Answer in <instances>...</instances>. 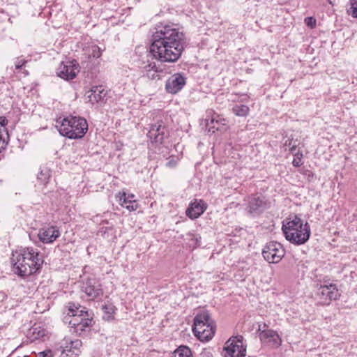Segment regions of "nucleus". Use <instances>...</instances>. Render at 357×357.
I'll return each mask as SVG.
<instances>
[{
	"label": "nucleus",
	"instance_id": "nucleus-37",
	"mask_svg": "<svg viewBox=\"0 0 357 357\" xmlns=\"http://www.w3.org/2000/svg\"><path fill=\"white\" fill-rule=\"evenodd\" d=\"M69 317L70 318V319L68 321V324L71 328H72V323L73 322L75 321L76 324H79L80 319L82 318V317H76V316H71Z\"/></svg>",
	"mask_w": 357,
	"mask_h": 357
},
{
	"label": "nucleus",
	"instance_id": "nucleus-13",
	"mask_svg": "<svg viewBox=\"0 0 357 357\" xmlns=\"http://www.w3.org/2000/svg\"><path fill=\"white\" fill-rule=\"evenodd\" d=\"M186 84V78L181 73H174L171 75L165 83V90L167 93L176 94L179 92Z\"/></svg>",
	"mask_w": 357,
	"mask_h": 357
},
{
	"label": "nucleus",
	"instance_id": "nucleus-36",
	"mask_svg": "<svg viewBox=\"0 0 357 357\" xmlns=\"http://www.w3.org/2000/svg\"><path fill=\"white\" fill-rule=\"evenodd\" d=\"M177 164V160L174 158L172 157L169 158L168 162L166 163V166L169 168L174 167Z\"/></svg>",
	"mask_w": 357,
	"mask_h": 357
},
{
	"label": "nucleus",
	"instance_id": "nucleus-23",
	"mask_svg": "<svg viewBox=\"0 0 357 357\" xmlns=\"http://www.w3.org/2000/svg\"><path fill=\"white\" fill-rule=\"evenodd\" d=\"M82 345V342L79 340H75L73 341H70V346H66L67 351L69 353H71L72 355L74 356L72 357H77L81 352L80 347Z\"/></svg>",
	"mask_w": 357,
	"mask_h": 357
},
{
	"label": "nucleus",
	"instance_id": "nucleus-4",
	"mask_svg": "<svg viewBox=\"0 0 357 357\" xmlns=\"http://www.w3.org/2000/svg\"><path fill=\"white\" fill-rule=\"evenodd\" d=\"M59 133L69 139H82L88 130V123L84 118L68 116L56 121Z\"/></svg>",
	"mask_w": 357,
	"mask_h": 357
},
{
	"label": "nucleus",
	"instance_id": "nucleus-31",
	"mask_svg": "<svg viewBox=\"0 0 357 357\" xmlns=\"http://www.w3.org/2000/svg\"><path fill=\"white\" fill-rule=\"evenodd\" d=\"M27 61L22 57H17L15 61V67L16 70L22 69L26 65Z\"/></svg>",
	"mask_w": 357,
	"mask_h": 357
},
{
	"label": "nucleus",
	"instance_id": "nucleus-22",
	"mask_svg": "<svg viewBox=\"0 0 357 357\" xmlns=\"http://www.w3.org/2000/svg\"><path fill=\"white\" fill-rule=\"evenodd\" d=\"M52 176V171L50 167L46 165L40 167V172L37 175V178L43 184L48 183L49 179Z\"/></svg>",
	"mask_w": 357,
	"mask_h": 357
},
{
	"label": "nucleus",
	"instance_id": "nucleus-35",
	"mask_svg": "<svg viewBox=\"0 0 357 357\" xmlns=\"http://www.w3.org/2000/svg\"><path fill=\"white\" fill-rule=\"evenodd\" d=\"M305 24L312 28L316 24V20L313 17H307L305 19Z\"/></svg>",
	"mask_w": 357,
	"mask_h": 357
},
{
	"label": "nucleus",
	"instance_id": "nucleus-34",
	"mask_svg": "<svg viewBox=\"0 0 357 357\" xmlns=\"http://www.w3.org/2000/svg\"><path fill=\"white\" fill-rule=\"evenodd\" d=\"M8 123V120L6 117L1 116L0 117V126H1V132L3 134V132H6V135H8V132H6L5 126Z\"/></svg>",
	"mask_w": 357,
	"mask_h": 357
},
{
	"label": "nucleus",
	"instance_id": "nucleus-39",
	"mask_svg": "<svg viewBox=\"0 0 357 357\" xmlns=\"http://www.w3.org/2000/svg\"><path fill=\"white\" fill-rule=\"evenodd\" d=\"M23 73H24L25 75H29V72H28L27 70H24L23 71Z\"/></svg>",
	"mask_w": 357,
	"mask_h": 357
},
{
	"label": "nucleus",
	"instance_id": "nucleus-27",
	"mask_svg": "<svg viewBox=\"0 0 357 357\" xmlns=\"http://www.w3.org/2000/svg\"><path fill=\"white\" fill-rule=\"evenodd\" d=\"M347 13L354 18H357V0L349 1V8Z\"/></svg>",
	"mask_w": 357,
	"mask_h": 357
},
{
	"label": "nucleus",
	"instance_id": "nucleus-21",
	"mask_svg": "<svg viewBox=\"0 0 357 357\" xmlns=\"http://www.w3.org/2000/svg\"><path fill=\"white\" fill-rule=\"evenodd\" d=\"M46 335V331L41 328L40 326L34 325L29 330V338L31 341L37 340H44V337Z\"/></svg>",
	"mask_w": 357,
	"mask_h": 357
},
{
	"label": "nucleus",
	"instance_id": "nucleus-18",
	"mask_svg": "<svg viewBox=\"0 0 357 357\" xmlns=\"http://www.w3.org/2000/svg\"><path fill=\"white\" fill-rule=\"evenodd\" d=\"M107 92L102 86H93L86 93L89 101L94 105L103 100Z\"/></svg>",
	"mask_w": 357,
	"mask_h": 357
},
{
	"label": "nucleus",
	"instance_id": "nucleus-3",
	"mask_svg": "<svg viewBox=\"0 0 357 357\" xmlns=\"http://www.w3.org/2000/svg\"><path fill=\"white\" fill-rule=\"evenodd\" d=\"M282 230L287 241L300 245L305 244L310 236V227L307 222L295 215L293 219H286L282 222Z\"/></svg>",
	"mask_w": 357,
	"mask_h": 357
},
{
	"label": "nucleus",
	"instance_id": "nucleus-25",
	"mask_svg": "<svg viewBox=\"0 0 357 357\" xmlns=\"http://www.w3.org/2000/svg\"><path fill=\"white\" fill-rule=\"evenodd\" d=\"M250 109L245 105H236L232 108L233 113L238 116H246L249 114Z\"/></svg>",
	"mask_w": 357,
	"mask_h": 357
},
{
	"label": "nucleus",
	"instance_id": "nucleus-10",
	"mask_svg": "<svg viewBox=\"0 0 357 357\" xmlns=\"http://www.w3.org/2000/svg\"><path fill=\"white\" fill-rule=\"evenodd\" d=\"M270 203L262 196H252L249 198L248 212L252 216H257L268 208Z\"/></svg>",
	"mask_w": 357,
	"mask_h": 357
},
{
	"label": "nucleus",
	"instance_id": "nucleus-11",
	"mask_svg": "<svg viewBox=\"0 0 357 357\" xmlns=\"http://www.w3.org/2000/svg\"><path fill=\"white\" fill-rule=\"evenodd\" d=\"M82 291L84 292L91 300L98 298L103 294L101 284L93 278H89L83 282Z\"/></svg>",
	"mask_w": 357,
	"mask_h": 357
},
{
	"label": "nucleus",
	"instance_id": "nucleus-33",
	"mask_svg": "<svg viewBox=\"0 0 357 357\" xmlns=\"http://www.w3.org/2000/svg\"><path fill=\"white\" fill-rule=\"evenodd\" d=\"M77 311L78 314L75 315L76 317L89 318V314L88 311L86 310V307H81V308H79Z\"/></svg>",
	"mask_w": 357,
	"mask_h": 357
},
{
	"label": "nucleus",
	"instance_id": "nucleus-17",
	"mask_svg": "<svg viewBox=\"0 0 357 357\" xmlns=\"http://www.w3.org/2000/svg\"><path fill=\"white\" fill-rule=\"evenodd\" d=\"M143 77L151 80H159L161 79V73L163 69L155 62H151L143 68Z\"/></svg>",
	"mask_w": 357,
	"mask_h": 357
},
{
	"label": "nucleus",
	"instance_id": "nucleus-16",
	"mask_svg": "<svg viewBox=\"0 0 357 357\" xmlns=\"http://www.w3.org/2000/svg\"><path fill=\"white\" fill-rule=\"evenodd\" d=\"M259 338L264 342L270 343L273 348H278L282 344V339L278 333L271 329L261 331Z\"/></svg>",
	"mask_w": 357,
	"mask_h": 357
},
{
	"label": "nucleus",
	"instance_id": "nucleus-20",
	"mask_svg": "<svg viewBox=\"0 0 357 357\" xmlns=\"http://www.w3.org/2000/svg\"><path fill=\"white\" fill-rule=\"evenodd\" d=\"M92 319L90 318L82 317L80 319L79 324H76L75 321L72 323V329L70 331L77 335H80L86 328L91 326Z\"/></svg>",
	"mask_w": 357,
	"mask_h": 357
},
{
	"label": "nucleus",
	"instance_id": "nucleus-30",
	"mask_svg": "<svg viewBox=\"0 0 357 357\" xmlns=\"http://www.w3.org/2000/svg\"><path fill=\"white\" fill-rule=\"evenodd\" d=\"M298 145V141L294 139H288L284 142V146H288L290 149V151L293 153V151L296 149Z\"/></svg>",
	"mask_w": 357,
	"mask_h": 357
},
{
	"label": "nucleus",
	"instance_id": "nucleus-1",
	"mask_svg": "<svg viewBox=\"0 0 357 357\" xmlns=\"http://www.w3.org/2000/svg\"><path fill=\"white\" fill-rule=\"evenodd\" d=\"M152 35L150 52L161 63H174L181 56L185 47L184 33L168 24L158 25Z\"/></svg>",
	"mask_w": 357,
	"mask_h": 357
},
{
	"label": "nucleus",
	"instance_id": "nucleus-32",
	"mask_svg": "<svg viewBox=\"0 0 357 357\" xmlns=\"http://www.w3.org/2000/svg\"><path fill=\"white\" fill-rule=\"evenodd\" d=\"M303 156V154L302 153H296L294 154V160L292 161V164L294 167H300L301 165H302V162H301V158Z\"/></svg>",
	"mask_w": 357,
	"mask_h": 357
},
{
	"label": "nucleus",
	"instance_id": "nucleus-38",
	"mask_svg": "<svg viewBox=\"0 0 357 357\" xmlns=\"http://www.w3.org/2000/svg\"><path fill=\"white\" fill-rule=\"evenodd\" d=\"M37 357H52V354L50 351H42L38 353Z\"/></svg>",
	"mask_w": 357,
	"mask_h": 357
},
{
	"label": "nucleus",
	"instance_id": "nucleus-41",
	"mask_svg": "<svg viewBox=\"0 0 357 357\" xmlns=\"http://www.w3.org/2000/svg\"><path fill=\"white\" fill-rule=\"evenodd\" d=\"M6 297V295L3 294V298H4Z\"/></svg>",
	"mask_w": 357,
	"mask_h": 357
},
{
	"label": "nucleus",
	"instance_id": "nucleus-8",
	"mask_svg": "<svg viewBox=\"0 0 357 357\" xmlns=\"http://www.w3.org/2000/svg\"><path fill=\"white\" fill-rule=\"evenodd\" d=\"M285 255V250L281 243L271 241L264 246L262 255L268 263L277 264Z\"/></svg>",
	"mask_w": 357,
	"mask_h": 357
},
{
	"label": "nucleus",
	"instance_id": "nucleus-29",
	"mask_svg": "<svg viewBox=\"0 0 357 357\" xmlns=\"http://www.w3.org/2000/svg\"><path fill=\"white\" fill-rule=\"evenodd\" d=\"M90 56L93 58H99L101 56V49L96 45H93L91 47Z\"/></svg>",
	"mask_w": 357,
	"mask_h": 357
},
{
	"label": "nucleus",
	"instance_id": "nucleus-19",
	"mask_svg": "<svg viewBox=\"0 0 357 357\" xmlns=\"http://www.w3.org/2000/svg\"><path fill=\"white\" fill-rule=\"evenodd\" d=\"M119 204L126 208L128 211H135L138 208V204L136 200L134 199L135 195L133 194L126 195V192H119Z\"/></svg>",
	"mask_w": 357,
	"mask_h": 357
},
{
	"label": "nucleus",
	"instance_id": "nucleus-12",
	"mask_svg": "<svg viewBox=\"0 0 357 357\" xmlns=\"http://www.w3.org/2000/svg\"><path fill=\"white\" fill-rule=\"evenodd\" d=\"M78 66L75 60L62 62L57 70L58 76L66 80L74 79L79 72Z\"/></svg>",
	"mask_w": 357,
	"mask_h": 357
},
{
	"label": "nucleus",
	"instance_id": "nucleus-9",
	"mask_svg": "<svg viewBox=\"0 0 357 357\" xmlns=\"http://www.w3.org/2000/svg\"><path fill=\"white\" fill-rule=\"evenodd\" d=\"M340 296L336 284L320 285L317 288L316 296L321 305H328L333 300H337Z\"/></svg>",
	"mask_w": 357,
	"mask_h": 357
},
{
	"label": "nucleus",
	"instance_id": "nucleus-15",
	"mask_svg": "<svg viewBox=\"0 0 357 357\" xmlns=\"http://www.w3.org/2000/svg\"><path fill=\"white\" fill-rule=\"evenodd\" d=\"M207 208V204L202 199H195L186 210V215L191 219L199 218Z\"/></svg>",
	"mask_w": 357,
	"mask_h": 357
},
{
	"label": "nucleus",
	"instance_id": "nucleus-40",
	"mask_svg": "<svg viewBox=\"0 0 357 357\" xmlns=\"http://www.w3.org/2000/svg\"><path fill=\"white\" fill-rule=\"evenodd\" d=\"M214 121H215V119L213 118V119H211V123H214Z\"/></svg>",
	"mask_w": 357,
	"mask_h": 357
},
{
	"label": "nucleus",
	"instance_id": "nucleus-2",
	"mask_svg": "<svg viewBox=\"0 0 357 357\" xmlns=\"http://www.w3.org/2000/svg\"><path fill=\"white\" fill-rule=\"evenodd\" d=\"M11 261L14 273L21 277L35 273L44 261L40 252L30 247L22 249L20 252L13 253Z\"/></svg>",
	"mask_w": 357,
	"mask_h": 357
},
{
	"label": "nucleus",
	"instance_id": "nucleus-24",
	"mask_svg": "<svg viewBox=\"0 0 357 357\" xmlns=\"http://www.w3.org/2000/svg\"><path fill=\"white\" fill-rule=\"evenodd\" d=\"M174 357H193L191 349L185 345L179 346L173 353Z\"/></svg>",
	"mask_w": 357,
	"mask_h": 357
},
{
	"label": "nucleus",
	"instance_id": "nucleus-28",
	"mask_svg": "<svg viewBox=\"0 0 357 357\" xmlns=\"http://www.w3.org/2000/svg\"><path fill=\"white\" fill-rule=\"evenodd\" d=\"M102 310L105 313L103 318L106 320H109L114 312V306L112 305H105L102 307Z\"/></svg>",
	"mask_w": 357,
	"mask_h": 357
},
{
	"label": "nucleus",
	"instance_id": "nucleus-5",
	"mask_svg": "<svg viewBox=\"0 0 357 357\" xmlns=\"http://www.w3.org/2000/svg\"><path fill=\"white\" fill-rule=\"evenodd\" d=\"M194 335L201 341H208L215 331L214 321L208 311H202L195 317L192 326Z\"/></svg>",
	"mask_w": 357,
	"mask_h": 357
},
{
	"label": "nucleus",
	"instance_id": "nucleus-6",
	"mask_svg": "<svg viewBox=\"0 0 357 357\" xmlns=\"http://www.w3.org/2000/svg\"><path fill=\"white\" fill-rule=\"evenodd\" d=\"M241 335L230 337L223 349L224 357H245L246 347L243 344Z\"/></svg>",
	"mask_w": 357,
	"mask_h": 357
},
{
	"label": "nucleus",
	"instance_id": "nucleus-14",
	"mask_svg": "<svg viewBox=\"0 0 357 357\" xmlns=\"http://www.w3.org/2000/svg\"><path fill=\"white\" fill-rule=\"evenodd\" d=\"M38 236L43 243H52L60 236V231L56 226H45L40 229Z\"/></svg>",
	"mask_w": 357,
	"mask_h": 357
},
{
	"label": "nucleus",
	"instance_id": "nucleus-7",
	"mask_svg": "<svg viewBox=\"0 0 357 357\" xmlns=\"http://www.w3.org/2000/svg\"><path fill=\"white\" fill-rule=\"evenodd\" d=\"M147 137L152 144H162L169 137L167 126L162 121H158L150 126Z\"/></svg>",
	"mask_w": 357,
	"mask_h": 357
},
{
	"label": "nucleus",
	"instance_id": "nucleus-26",
	"mask_svg": "<svg viewBox=\"0 0 357 357\" xmlns=\"http://www.w3.org/2000/svg\"><path fill=\"white\" fill-rule=\"evenodd\" d=\"M81 308V305L78 303H68V315L69 317L77 315V310Z\"/></svg>",
	"mask_w": 357,
	"mask_h": 357
}]
</instances>
